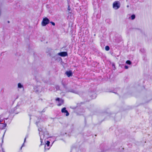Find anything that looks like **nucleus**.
Segmentation results:
<instances>
[{"instance_id":"1","label":"nucleus","mask_w":152,"mask_h":152,"mask_svg":"<svg viewBox=\"0 0 152 152\" xmlns=\"http://www.w3.org/2000/svg\"><path fill=\"white\" fill-rule=\"evenodd\" d=\"M38 130L39 132L40 142H41L40 145H42V140H43L45 135H48V133L46 131V128H44L43 126L39 128Z\"/></svg>"},{"instance_id":"2","label":"nucleus","mask_w":152,"mask_h":152,"mask_svg":"<svg viewBox=\"0 0 152 152\" xmlns=\"http://www.w3.org/2000/svg\"><path fill=\"white\" fill-rule=\"evenodd\" d=\"M101 151L100 152H105L109 151L110 150L109 148L106 145H102L100 147Z\"/></svg>"},{"instance_id":"3","label":"nucleus","mask_w":152,"mask_h":152,"mask_svg":"<svg viewBox=\"0 0 152 152\" xmlns=\"http://www.w3.org/2000/svg\"><path fill=\"white\" fill-rule=\"evenodd\" d=\"M119 144L120 143L118 142H115L113 144L110 149L111 150L114 149L117 151L118 149Z\"/></svg>"},{"instance_id":"4","label":"nucleus","mask_w":152,"mask_h":152,"mask_svg":"<svg viewBox=\"0 0 152 152\" xmlns=\"http://www.w3.org/2000/svg\"><path fill=\"white\" fill-rule=\"evenodd\" d=\"M49 20L47 18H45L43 19L42 21V24L43 26H45L49 23Z\"/></svg>"},{"instance_id":"5","label":"nucleus","mask_w":152,"mask_h":152,"mask_svg":"<svg viewBox=\"0 0 152 152\" xmlns=\"http://www.w3.org/2000/svg\"><path fill=\"white\" fill-rule=\"evenodd\" d=\"M120 5L119 1H115L113 3V8L115 10L118 9L120 7Z\"/></svg>"},{"instance_id":"6","label":"nucleus","mask_w":152,"mask_h":152,"mask_svg":"<svg viewBox=\"0 0 152 152\" xmlns=\"http://www.w3.org/2000/svg\"><path fill=\"white\" fill-rule=\"evenodd\" d=\"M50 144V142L49 141H47V142L45 146L44 152H45L47 150H48L50 149V147L47 148V147H49Z\"/></svg>"},{"instance_id":"7","label":"nucleus","mask_w":152,"mask_h":152,"mask_svg":"<svg viewBox=\"0 0 152 152\" xmlns=\"http://www.w3.org/2000/svg\"><path fill=\"white\" fill-rule=\"evenodd\" d=\"M61 111L62 113H66V116H68L69 115V113H68V111L66 110V108L65 107L63 108L62 109Z\"/></svg>"},{"instance_id":"8","label":"nucleus","mask_w":152,"mask_h":152,"mask_svg":"<svg viewBox=\"0 0 152 152\" xmlns=\"http://www.w3.org/2000/svg\"><path fill=\"white\" fill-rule=\"evenodd\" d=\"M58 54L61 56L64 57L67 55V52H64L61 53H58Z\"/></svg>"},{"instance_id":"9","label":"nucleus","mask_w":152,"mask_h":152,"mask_svg":"<svg viewBox=\"0 0 152 152\" xmlns=\"http://www.w3.org/2000/svg\"><path fill=\"white\" fill-rule=\"evenodd\" d=\"M65 73L68 77L72 76V72L70 71H66Z\"/></svg>"},{"instance_id":"10","label":"nucleus","mask_w":152,"mask_h":152,"mask_svg":"<svg viewBox=\"0 0 152 152\" xmlns=\"http://www.w3.org/2000/svg\"><path fill=\"white\" fill-rule=\"evenodd\" d=\"M119 146H119L118 149L117 151L119 152H124V148L121 146L120 147Z\"/></svg>"},{"instance_id":"11","label":"nucleus","mask_w":152,"mask_h":152,"mask_svg":"<svg viewBox=\"0 0 152 152\" xmlns=\"http://www.w3.org/2000/svg\"><path fill=\"white\" fill-rule=\"evenodd\" d=\"M64 102V100L63 99H60L59 103L57 104L58 106H60L63 104Z\"/></svg>"},{"instance_id":"12","label":"nucleus","mask_w":152,"mask_h":152,"mask_svg":"<svg viewBox=\"0 0 152 152\" xmlns=\"http://www.w3.org/2000/svg\"><path fill=\"white\" fill-rule=\"evenodd\" d=\"M18 87L19 88H23V86L20 83H19L18 84Z\"/></svg>"},{"instance_id":"13","label":"nucleus","mask_w":152,"mask_h":152,"mask_svg":"<svg viewBox=\"0 0 152 152\" xmlns=\"http://www.w3.org/2000/svg\"><path fill=\"white\" fill-rule=\"evenodd\" d=\"M27 137H25V138L24 139V143L25 142H26V139ZM24 146V143H23V145H22V146L21 147V148H20V150H21L22 149V148Z\"/></svg>"},{"instance_id":"14","label":"nucleus","mask_w":152,"mask_h":152,"mask_svg":"<svg viewBox=\"0 0 152 152\" xmlns=\"http://www.w3.org/2000/svg\"><path fill=\"white\" fill-rule=\"evenodd\" d=\"M69 91L70 92H73V93H76V94H77V92L76 91H75V90H74L73 89H71V90H70Z\"/></svg>"},{"instance_id":"15","label":"nucleus","mask_w":152,"mask_h":152,"mask_svg":"<svg viewBox=\"0 0 152 152\" xmlns=\"http://www.w3.org/2000/svg\"><path fill=\"white\" fill-rule=\"evenodd\" d=\"M105 49L107 51H108L110 50V48L109 46H106L105 47Z\"/></svg>"},{"instance_id":"16","label":"nucleus","mask_w":152,"mask_h":152,"mask_svg":"<svg viewBox=\"0 0 152 152\" xmlns=\"http://www.w3.org/2000/svg\"><path fill=\"white\" fill-rule=\"evenodd\" d=\"M131 17L132 20H134L135 18V15H132L131 16Z\"/></svg>"},{"instance_id":"17","label":"nucleus","mask_w":152,"mask_h":152,"mask_svg":"<svg viewBox=\"0 0 152 152\" xmlns=\"http://www.w3.org/2000/svg\"><path fill=\"white\" fill-rule=\"evenodd\" d=\"M7 124H2V129H4L5 127L6 126Z\"/></svg>"},{"instance_id":"18","label":"nucleus","mask_w":152,"mask_h":152,"mask_svg":"<svg viewBox=\"0 0 152 152\" xmlns=\"http://www.w3.org/2000/svg\"><path fill=\"white\" fill-rule=\"evenodd\" d=\"M126 63L127 64L130 65L131 64V62L130 61L128 60L126 61Z\"/></svg>"},{"instance_id":"19","label":"nucleus","mask_w":152,"mask_h":152,"mask_svg":"<svg viewBox=\"0 0 152 152\" xmlns=\"http://www.w3.org/2000/svg\"><path fill=\"white\" fill-rule=\"evenodd\" d=\"M50 23H51L52 25H53L54 26L55 25V23L54 22H53L51 21V22H50Z\"/></svg>"},{"instance_id":"20","label":"nucleus","mask_w":152,"mask_h":152,"mask_svg":"<svg viewBox=\"0 0 152 152\" xmlns=\"http://www.w3.org/2000/svg\"><path fill=\"white\" fill-rule=\"evenodd\" d=\"M56 88L57 90H59L60 88L59 86H56Z\"/></svg>"},{"instance_id":"21","label":"nucleus","mask_w":152,"mask_h":152,"mask_svg":"<svg viewBox=\"0 0 152 152\" xmlns=\"http://www.w3.org/2000/svg\"><path fill=\"white\" fill-rule=\"evenodd\" d=\"M94 96H93L92 97V99H94L96 98V95L95 94H94Z\"/></svg>"},{"instance_id":"22","label":"nucleus","mask_w":152,"mask_h":152,"mask_svg":"<svg viewBox=\"0 0 152 152\" xmlns=\"http://www.w3.org/2000/svg\"><path fill=\"white\" fill-rule=\"evenodd\" d=\"M60 99L59 98H57L56 99V101H58L59 102H60Z\"/></svg>"},{"instance_id":"23","label":"nucleus","mask_w":152,"mask_h":152,"mask_svg":"<svg viewBox=\"0 0 152 152\" xmlns=\"http://www.w3.org/2000/svg\"><path fill=\"white\" fill-rule=\"evenodd\" d=\"M129 67L126 65H125V69H128V68Z\"/></svg>"},{"instance_id":"24","label":"nucleus","mask_w":152,"mask_h":152,"mask_svg":"<svg viewBox=\"0 0 152 152\" xmlns=\"http://www.w3.org/2000/svg\"><path fill=\"white\" fill-rule=\"evenodd\" d=\"M39 122H37L36 123V124L37 125V126L39 127V126H38V125H39Z\"/></svg>"},{"instance_id":"25","label":"nucleus","mask_w":152,"mask_h":152,"mask_svg":"<svg viewBox=\"0 0 152 152\" xmlns=\"http://www.w3.org/2000/svg\"><path fill=\"white\" fill-rule=\"evenodd\" d=\"M2 151H3V152H5L3 151V149H2Z\"/></svg>"},{"instance_id":"26","label":"nucleus","mask_w":152,"mask_h":152,"mask_svg":"<svg viewBox=\"0 0 152 152\" xmlns=\"http://www.w3.org/2000/svg\"><path fill=\"white\" fill-rule=\"evenodd\" d=\"M50 147H47V148H49Z\"/></svg>"},{"instance_id":"27","label":"nucleus","mask_w":152,"mask_h":152,"mask_svg":"<svg viewBox=\"0 0 152 152\" xmlns=\"http://www.w3.org/2000/svg\"><path fill=\"white\" fill-rule=\"evenodd\" d=\"M113 66L114 65V64H113Z\"/></svg>"}]
</instances>
